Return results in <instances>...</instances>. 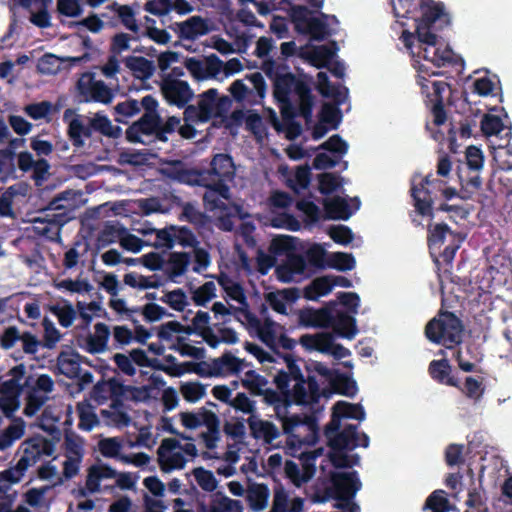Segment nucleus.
<instances>
[{"instance_id":"1","label":"nucleus","mask_w":512,"mask_h":512,"mask_svg":"<svg viewBox=\"0 0 512 512\" xmlns=\"http://www.w3.org/2000/svg\"><path fill=\"white\" fill-rule=\"evenodd\" d=\"M262 71L273 83V96L279 104L283 123L292 121L299 115L306 125L312 123L315 98L310 82L305 76L289 72V66L268 58L263 61Z\"/></svg>"},{"instance_id":"2","label":"nucleus","mask_w":512,"mask_h":512,"mask_svg":"<svg viewBox=\"0 0 512 512\" xmlns=\"http://www.w3.org/2000/svg\"><path fill=\"white\" fill-rule=\"evenodd\" d=\"M167 175L180 183L190 186L204 187L207 190L203 195L205 207L210 210L224 209L222 199H230V188L227 181L235 175L233 159L225 153H217L210 161L209 169H187L181 161L172 163Z\"/></svg>"},{"instance_id":"3","label":"nucleus","mask_w":512,"mask_h":512,"mask_svg":"<svg viewBox=\"0 0 512 512\" xmlns=\"http://www.w3.org/2000/svg\"><path fill=\"white\" fill-rule=\"evenodd\" d=\"M393 11L397 18L415 21V33L404 30L401 35L408 49L412 47L415 35L418 42L434 46L437 44V32L451 23L444 3L434 0H397L396 3L393 2Z\"/></svg>"},{"instance_id":"4","label":"nucleus","mask_w":512,"mask_h":512,"mask_svg":"<svg viewBox=\"0 0 512 512\" xmlns=\"http://www.w3.org/2000/svg\"><path fill=\"white\" fill-rule=\"evenodd\" d=\"M323 433L330 448L328 453L329 460L335 468H352L358 465L360 461L359 455H348L347 452L359 446L364 448L369 446L368 435L364 432L359 433L358 426L354 424H348L342 430L337 428L335 431L330 432L327 423Z\"/></svg>"},{"instance_id":"5","label":"nucleus","mask_w":512,"mask_h":512,"mask_svg":"<svg viewBox=\"0 0 512 512\" xmlns=\"http://www.w3.org/2000/svg\"><path fill=\"white\" fill-rule=\"evenodd\" d=\"M54 443L42 436L34 435L23 441L19 447L22 456L14 466L0 473V499L6 498L12 484L19 483L29 467L35 465L42 456L54 453Z\"/></svg>"},{"instance_id":"6","label":"nucleus","mask_w":512,"mask_h":512,"mask_svg":"<svg viewBox=\"0 0 512 512\" xmlns=\"http://www.w3.org/2000/svg\"><path fill=\"white\" fill-rule=\"evenodd\" d=\"M286 397H288L286 395ZM292 400L285 398L283 403H278L274 406L276 418L282 423L283 433L287 435V447L293 450L300 449L303 444L310 443L307 434L316 435L318 432L317 418L313 415L301 416L298 414H290L289 408L292 405Z\"/></svg>"},{"instance_id":"7","label":"nucleus","mask_w":512,"mask_h":512,"mask_svg":"<svg viewBox=\"0 0 512 512\" xmlns=\"http://www.w3.org/2000/svg\"><path fill=\"white\" fill-rule=\"evenodd\" d=\"M464 325L462 320L450 311H440L425 326V337L434 344L452 349L462 342Z\"/></svg>"},{"instance_id":"8","label":"nucleus","mask_w":512,"mask_h":512,"mask_svg":"<svg viewBox=\"0 0 512 512\" xmlns=\"http://www.w3.org/2000/svg\"><path fill=\"white\" fill-rule=\"evenodd\" d=\"M446 182L433 178L432 174H429L421 179L417 184L415 178L412 179L410 194L413 199V205L417 214L423 217H429L430 220L434 218L433 204L434 197L433 189L441 190L442 196L446 200H451L458 194L457 190L452 187H445Z\"/></svg>"},{"instance_id":"9","label":"nucleus","mask_w":512,"mask_h":512,"mask_svg":"<svg viewBox=\"0 0 512 512\" xmlns=\"http://www.w3.org/2000/svg\"><path fill=\"white\" fill-rule=\"evenodd\" d=\"M144 109L143 115L133 122L125 132L126 139L130 143H142L145 141L142 136H154L157 140V133L160 123L159 103L152 95H146L141 100Z\"/></svg>"},{"instance_id":"10","label":"nucleus","mask_w":512,"mask_h":512,"mask_svg":"<svg viewBox=\"0 0 512 512\" xmlns=\"http://www.w3.org/2000/svg\"><path fill=\"white\" fill-rule=\"evenodd\" d=\"M331 486L325 488L324 496L317 499L318 502H325L328 499L339 501H350L361 489V481L357 471L351 472H331Z\"/></svg>"},{"instance_id":"11","label":"nucleus","mask_w":512,"mask_h":512,"mask_svg":"<svg viewBox=\"0 0 512 512\" xmlns=\"http://www.w3.org/2000/svg\"><path fill=\"white\" fill-rule=\"evenodd\" d=\"M418 84L421 86V92L425 96V104L433 115L434 125H443L447 120L443 93L447 89L448 84L444 81L430 82L425 77H419Z\"/></svg>"},{"instance_id":"12","label":"nucleus","mask_w":512,"mask_h":512,"mask_svg":"<svg viewBox=\"0 0 512 512\" xmlns=\"http://www.w3.org/2000/svg\"><path fill=\"white\" fill-rule=\"evenodd\" d=\"M312 12L303 5H294L290 8V18L296 31L310 35L311 39L322 41L327 34V25L322 20L312 17Z\"/></svg>"},{"instance_id":"13","label":"nucleus","mask_w":512,"mask_h":512,"mask_svg":"<svg viewBox=\"0 0 512 512\" xmlns=\"http://www.w3.org/2000/svg\"><path fill=\"white\" fill-rule=\"evenodd\" d=\"M160 90L164 99L170 105H175L178 108H184L194 96L188 82L171 76H166L163 79Z\"/></svg>"},{"instance_id":"14","label":"nucleus","mask_w":512,"mask_h":512,"mask_svg":"<svg viewBox=\"0 0 512 512\" xmlns=\"http://www.w3.org/2000/svg\"><path fill=\"white\" fill-rule=\"evenodd\" d=\"M77 90L84 102L108 104L114 97L112 90L102 80H95L92 75L87 80L79 79Z\"/></svg>"},{"instance_id":"15","label":"nucleus","mask_w":512,"mask_h":512,"mask_svg":"<svg viewBox=\"0 0 512 512\" xmlns=\"http://www.w3.org/2000/svg\"><path fill=\"white\" fill-rule=\"evenodd\" d=\"M180 447V442L175 438H165L161 441L157 449L158 462L160 469L165 472H171L175 469H183L187 460L181 452H173Z\"/></svg>"},{"instance_id":"16","label":"nucleus","mask_w":512,"mask_h":512,"mask_svg":"<svg viewBox=\"0 0 512 512\" xmlns=\"http://www.w3.org/2000/svg\"><path fill=\"white\" fill-rule=\"evenodd\" d=\"M320 396L321 393L316 377L308 375L307 379L296 381L287 398L297 405H306L318 402Z\"/></svg>"},{"instance_id":"17","label":"nucleus","mask_w":512,"mask_h":512,"mask_svg":"<svg viewBox=\"0 0 512 512\" xmlns=\"http://www.w3.org/2000/svg\"><path fill=\"white\" fill-rule=\"evenodd\" d=\"M25 374L26 367L22 363L11 368L7 373L10 379L2 381L0 393L20 397L25 388H30L33 380L32 376L25 377Z\"/></svg>"},{"instance_id":"18","label":"nucleus","mask_w":512,"mask_h":512,"mask_svg":"<svg viewBox=\"0 0 512 512\" xmlns=\"http://www.w3.org/2000/svg\"><path fill=\"white\" fill-rule=\"evenodd\" d=\"M343 418L362 421L365 419L364 408L361 404H352L345 401L336 402L332 408L328 430L333 432L337 428H341V420Z\"/></svg>"},{"instance_id":"19","label":"nucleus","mask_w":512,"mask_h":512,"mask_svg":"<svg viewBox=\"0 0 512 512\" xmlns=\"http://www.w3.org/2000/svg\"><path fill=\"white\" fill-rule=\"evenodd\" d=\"M332 307L325 306L320 309L306 307L298 312V323L302 327L330 328L332 324Z\"/></svg>"},{"instance_id":"20","label":"nucleus","mask_w":512,"mask_h":512,"mask_svg":"<svg viewBox=\"0 0 512 512\" xmlns=\"http://www.w3.org/2000/svg\"><path fill=\"white\" fill-rule=\"evenodd\" d=\"M452 372L453 368L446 358L432 360L428 365V374L436 383L460 388V381Z\"/></svg>"},{"instance_id":"21","label":"nucleus","mask_w":512,"mask_h":512,"mask_svg":"<svg viewBox=\"0 0 512 512\" xmlns=\"http://www.w3.org/2000/svg\"><path fill=\"white\" fill-rule=\"evenodd\" d=\"M251 436L256 440H262L266 444H271L280 436V431L270 421L259 419L252 415L247 419Z\"/></svg>"},{"instance_id":"22","label":"nucleus","mask_w":512,"mask_h":512,"mask_svg":"<svg viewBox=\"0 0 512 512\" xmlns=\"http://www.w3.org/2000/svg\"><path fill=\"white\" fill-rule=\"evenodd\" d=\"M243 506L240 500H234L225 496L221 492H216L211 497V502L206 505L205 502L198 503V512H242Z\"/></svg>"},{"instance_id":"23","label":"nucleus","mask_w":512,"mask_h":512,"mask_svg":"<svg viewBox=\"0 0 512 512\" xmlns=\"http://www.w3.org/2000/svg\"><path fill=\"white\" fill-rule=\"evenodd\" d=\"M331 322L330 328L339 337L351 340L358 332L355 317L346 312L338 311L336 314L332 312Z\"/></svg>"},{"instance_id":"24","label":"nucleus","mask_w":512,"mask_h":512,"mask_svg":"<svg viewBox=\"0 0 512 512\" xmlns=\"http://www.w3.org/2000/svg\"><path fill=\"white\" fill-rule=\"evenodd\" d=\"M117 471L107 464H94L87 470L86 485L90 493L100 492V483L103 479H112Z\"/></svg>"},{"instance_id":"25","label":"nucleus","mask_w":512,"mask_h":512,"mask_svg":"<svg viewBox=\"0 0 512 512\" xmlns=\"http://www.w3.org/2000/svg\"><path fill=\"white\" fill-rule=\"evenodd\" d=\"M83 357L74 350L61 351L57 356V367L61 374L70 379L80 375V363Z\"/></svg>"},{"instance_id":"26","label":"nucleus","mask_w":512,"mask_h":512,"mask_svg":"<svg viewBox=\"0 0 512 512\" xmlns=\"http://www.w3.org/2000/svg\"><path fill=\"white\" fill-rule=\"evenodd\" d=\"M457 176L461 185V199H470L472 195L481 188L482 181L479 176V171L463 169L461 165H458Z\"/></svg>"},{"instance_id":"27","label":"nucleus","mask_w":512,"mask_h":512,"mask_svg":"<svg viewBox=\"0 0 512 512\" xmlns=\"http://www.w3.org/2000/svg\"><path fill=\"white\" fill-rule=\"evenodd\" d=\"M67 215H56L52 220H41V217L34 219V231L36 234L49 240H55L59 236L60 228L66 224Z\"/></svg>"},{"instance_id":"28","label":"nucleus","mask_w":512,"mask_h":512,"mask_svg":"<svg viewBox=\"0 0 512 512\" xmlns=\"http://www.w3.org/2000/svg\"><path fill=\"white\" fill-rule=\"evenodd\" d=\"M147 392L148 389L146 387L125 385L117 378H111L112 397H117L124 401H140L147 397Z\"/></svg>"},{"instance_id":"29","label":"nucleus","mask_w":512,"mask_h":512,"mask_svg":"<svg viewBox=\"0 0 512 512\" xmlns=\"http://www.w3.org/2000/svg\"><path fill=\"white\" fill-rule=\"evenodd\" d=\"M333 335L328 332L317 334H304L300 337L299 343L307 350L329 353L333 344Z\"/></svg>"},{"instance_id":"30","label":"nucleus","mask_w":512,"mask_h":512,"mask_svg":"<svg viewBox=\"0 0 512 512\" xmlns=\"http://www.w3.org/2000/svg\"><path fill=\"white\" fill-rule=\"evenodd\" d=\"M177 25L179 27V37L185 40H194L209 31L206 20L200 16H192L186 21L177 23Z\"/></svg>"},{"instance_id":"31","label":"nucleus","mask_w":512,"mask_h":512,"mask_svg":"<svg viewBox=\"0 0 512 512\" xmlns=\"http://www.w3.org/2000/svg\"><path fill=\"white\" fill-rule=\"evenodd\" d=\"M94 334H90L86 338V350L91 354L102 353L106 350L110 330L104 323H97L94 326Z\"/></svg>"},{"instance_id":"32","label":"nucleus","mask_w":512,"mask_h":512,"mask_svg":"<svg viewBox=\"0 0 512 512\" xmlns=\"http://www.w3.org/2000/svg\"><path fill=\"white\" fill-rule=\"evenodd\" d=\"M26 143L24 138H12L9 140L8 145L4 149H0V169L6 175H10L15 172V150L19 147H23Z\"/></svg>"},{"instance_id":"33","label":"nucleus","mask_w":512,"mask_h":512,"mask_svg":"<svg viewBox=\"0 0 512 512\" xmlns=\"http://www.w3.org/2000/svg\"><path fill=\"white\" fill-rule=\"evenodd\" d=\"M323 205L328 219L348 220L352 215L347 200L340 196L326 199Z\"/></svg>"},{"instance_id":"34","label":"nucleus","mask_w":512,"mask_h":512,"mask_svg":"<svg viewBox=\"0 0 512 512\" xmlns=\"http://www.w3.org/2000/svg\"><path fill=\"white\" fill-rule=\"evenodd\" d=\"M269 496V488L263 483L253 484L247 491V501L254 512L262 511L267 507Z\"/></svg>"},{"instance_id":"35","label":"nucleus","mask_w":512,"mask_h":512,"mask_svg":"<svg viewBox=\"0 0 512 512\" xmlns=\"http://www.w3.org/2000/svg\"><path fill=\"white\" fill-rule=\"evenodd\" d=\"M331 391L346 397H354L358 391L357 383L350 376L335 371L329 381Z\"/></svg>"},{"instance_id":"36","label":"nucleus","mask_w":512,"mask_h":512,"mask_svg":"<svg viewBox=\"0 0 512 512\" xmlns=\"http://www.w3.org/2000/svg\"><path fill=\"white\" fill-rule=\"evenodd\" d=\"M124 63L137 78L142 80L149 79L155 71L153 62L142 56H128L124 59Z\"/></svg>"},{"instance_id":"37","label":"nucleus","mask_w":512,"mask_h":512,"mask_svg":"<svg viewBox=\"0 0 512 512\" xmlns=\"http://www.w3.org/2000/svg\"><path fill=\"white\" fill-rule=\"evenodd\" d=\"M190 263V254L188 252H172L168 259V267L165 270L168 279L175 282V279L182 276Z\"/></svg>"},{"instance_id":"38","label":"nucleus","mask_w":512,"mask_h":512,"mask_svg":"<svg viewBox=\"0 0 512 512\" xmlns=\"http://www.w3.org/2000/svg\"><path fill=\"white\" fill-rule=\"evenodd\" d=\"M333 289L330 275L317 277L304 288V297L307 300H317L321 296L329 294Z\"/></svg>"},{"instance_id":"39","label":"nucleus","mask_w":512,"mask_h":512,"mask_svg":"<svg viewBox=\"0 0 512 512\" xmlns=\"http://www.w3.org/2000/svg\"><path fill=\"white\" fill-rule=\"evenodd\" d=\"M281 293L282 297L276 292H269L266 294L265 299L275 312L286 315L287 306L285 301H295L298 297V292L296 288H290L284 289Z\"/></svg>"},{"instance_id":"40","label":"nucleus","mask_w":512,"mask_h":512,"mask_svg":"<svg viewBox=\"0 0 512 512\" xmlns=\"http://www.w3.org/2000/svg\"><path fill=\"white\" fill-rule=\"evenodd\" d=\"M487 500L486 491L481 484L470 488L465 501L468 509L465 512H489Z\"/></svg>"},{"instance_id":"41","label":"nucleus","mask_w":512,"mask_h":512,"mask_svg":"<svg viewBox=\"0 0 512 512\" xmlns=\"http://www.w3.org/2000/svg\"><path fill=\"white\" fill-rule=\"evenodd\" d=\"M25 432V423L21 418L15 419L2 433H0V451L9 448L16 440L22 438Z\"/></svg>"},{"instance_id":"42","label":"nucleus","mask_w":512,"mask_h":512,"mask_svg":"<svg viewBox=\"0 0 512 512\" xmlns=\"http://www.w3.org/2000/svg\"><path fill=\"white\" fill-rule=\"evenodd\" d=\"M126 233V229L119 223L107 222L97 236L98 248L106 247L114 243L117 238Z\"/></svg>"},{"instance_id":"43","label":"nucleus","mask_w":512,"mask_h":512,"mask_svg":"<svg viewBox=\"0 0 512 512\" xmlns=\"http://www.w3.org/2000/svg\"><path fill=\"white\" fill-rule=\"evenodd\" d=\"M244 360L226 351L221 357L213 359V366L216 367L217 375L223 374L224 368L231 374H237L242 370Z\"/></svg>"},{"instance_id":"44","label":"nucleus","mask_w":512,"mask_h":512,"mask_svg":"<svg viewBox=\"0 0 512 512\" xmlns=\"http://www.w3.org/2000/svg\"><path fill=\"white\" fill-rule=\"evenodd\" d=\"M141 102L136 99H127L119 102L114 107V120L118 123H127V119L138 114L141 111Z\"/></svg>"},{"instance_id":"45","label":"nucleus","mask_w":512,"mask_h":512,"mask_svg":"<svg viewBox=\"0 0 512 512\" xmlns=\"http://www.w3.org/2000/svg\"><path fill=\"white\" fill-rule=\"evenodd\" d=\"M448 233H451V230L445 223L435 225L430 224L428 226L427 243L432 256H434L433 251L440 248V246L445 242V238Z\"/></svg>"},{"instance_id":"46","label":"nucleus","mask_w":512,"mask_h":512,"mask_svg":"<svg viewBox=\"0 0 512 512\" xmlns=\"http://www.w3.org/2000/svg\"><path fill=\"white\" fill-rule=\"evenodd\" d=\"M335 55V49L328 45L314 46L309 54L308 58L311 63L317 68L328 67V64Z\"/></svg>"},{"instance_id":"47","label":"nucleus","mask_w":512,"mask_h":512,"mask_svg":"<svg viewBox=\"0 0 512 512\" xmlns=\"http://www.w3.org/2000/svg\"><path fill=\"white\" fill-rule=\"evenodd\" d=\"M316 88L323 97L333 98L335 101H337L338 104L343 102L340 89L337 86L331 84L327 73L321 71L317 74Z\"/></svg>"},{"instance_id":"48","label":"nucleus","mask_w":512,"mask_h":512,"mask_svg":"<svg viewBox=\"0 0 512 512\" xmlns=\"http://www.w3.org/2000/svg\"><path fill=\"white\" fill-rule=\"evenodd\" d=\"M338 103H324L319 113V120L330 126L331 129H337L342 120V112L338 107Z\"/></svg>"},{"instance_id":"49","label":"nucleus","mask_w":512,"mask_h":512,"mask_svg":"<svg viewBox=\"0 0 512 512\" xmlns=\"http://www.w3.org/2000/svg\"><path fill=\"white\" fill-rule=\"evenodd\" d=\"M91 127L96 132L101 133L104 136L117 138L121 135V128L119 126H113L109 118L105 115L97 113L91 118Z\"/></svg>"},{"instance_id":"50","label":"nucleus","mask_w":512,"mask_h":512,"mask_svg":"<svg viewBox=\"0 0 512 512\" xmlns=\"http://www.w3.org/2000/svg\"><path fill=\"white\" fill-rule=\"evenodd\" d=\"M100 415L103 418L105 424L108 426H113L121 429L128 427L131 423V417L125 410L117 411L102 409L100 411Z\"/></svg>"},{"instance_id":"51","label":"nucleus","mask_w":512,"mask_h":512,"mask_svg":"<svg viewBox=\"0 0 512 512\" xmlns=\"http://www.w3.org/2000/svg\"><path fill=\"white\" fill-rule=\"evenodd\" d=\"M241 383L251 395L260 396L268 381L264 376L256 373L254 370H249L245 373V378L241 380Z\"/></svg>"},{"instance_id":"52","label":"nucleus","mask_w":512,"mask_h":512,"mask_svg":"<svg viewBox=\"0 0 512 512\" xmlns=\"http://www.w3.org/2000/svg\"><path fill=\"white\" fill-rule=\"evenodd\" d=\"M49 311L57 317L59 324L64 328L70 327L76 318V311L73 305L67 301L63 306L58 304L51 305Z\"/></svg>"},{"instance_id":"53","label":"nucleus","mask_w":512,"mask_h":512,"mask_svg":"<svg viewBox=\"0 0 512 512\" xmlns=\"http://www.w3.org/2000/svg\"><path fill=\"white\" fill-rule=\"evenodd\" d=\"M355 265L354 256L346 252H334L327 260V266L338 271H350L355 268Z\"/></svg>"},{"instance_id":"54","label":"nucleus","mask_w":512,"mask_h":512,"mask_svg":"<svg viewBox=\"0 0 512 512\" xmlns=\"http://www.w3.org/2000/svg\"><path fill=\"white\" fill-rule=\"evenodd\" d=\"M77 412L79 416V429L84 431H91L95 426L99 424V419L92 410L91 406L84 403H78Z\"/></svg>"},{"instance_id":"55","label":"nucleus","mask_w":512,"mask_h":512,"mask_svg":"<svg viewBox=\"0 0 512 512\" xmlns=\"http://www.w3.org/2000/svg\"><path fill=\"white\" fill-rule=\"evenodd\" d=\"M458 389L467 398L472 399L475 402L479 401L485 392V386L482 379L479 380L472 376L466 377L463 386L460 385V388Z\"/></svg>"},{"instance_id":"56","label":"nucleus","mask_w":512,"mask_h":512,"mask_svg":"<svg viewBox=\"0 0 512 512\" xmlns=\"http://www.w3.org/2000/svg\"><path fill=\"white\" fill-rule=\"evenodd\" d=\"M425 509H429L432 512H449L450 503L446 497L444 490L433 491L425 501Z\"/></svg>"},{"instance_id":"57","label":"nucleus","mask_w":512,"mask_h":512,"mask_svg":"<svg viewBox=\"0 0 512 512\" xmlns=\"http://www.w3.org/2000/svg\"><path fill=\"white\" fill-rule=\"evenodd\" d=\"M54 286L58 290H66L71 293H90L93 290V286L85 279H63L54 283Z\"/></svg>"},{"instance_id":"58","label":"nucleus","mask_w":512,"mask_h":512,"mask_svg":"<svg viewBox=\"0 0 512 512\" xmlns=\"http://www.w3.org/2000/svg\"><path fill=\"white\" fill-rule=\"evenodd\" d=\"M342 186L341 177L324 172L318 175V190L322 195H330Z\"/></svg>"},{"instance_id":"59","label":"nucleus","mask_w":512,"mask_h":512,"mask_svg":"<svg viewBox=\"0 0 512 512\" xmlns=\"http://www.w3.org/2000/svg\"><path fill=\"white\" fill-rule=\"evenodd\" d=\"M42 326L44 329L42 340L43 347L47 349H54L62 338L60 331L48 317H44L42 320Z\"/></svg>"},{"instance_id":"60","label":"nucleus","mask_w":512,"mask_h":512,"mask_svg":"<svg viewBox=\"0 0 512 512\" xmlns=\"http://www.w3.org/2000/svg\"><path fill=\"white\" fill-rule=\"evenodd\" d=\"M217 96L218 91L215 88H210L200 95L197 106L203 114L204 119L210 120L212 118Z\"/></svg>"},{"instance_id":"61","label":"nucleus","mask_w":512,"mask_h":512,"mask_svg":"<svg viewBox=\"0 0 512 512\" xmlns=\"http://www.w3.org/2000/svg\"><path fill=\"white\" fill-rule=\"evenodd\" d=\"M306 265L317 269H324L327 266L326 250L320 244H314L305 253Z\"/></svg>"},{"instance_id":"62","label":"nucleus","mask_w":512,"mask_h":512,"mask_svg":"<svg viewBox=\"0 0 512 512\" xmlns=\"http://www.w3.org/2000/svg\"><path fill=\"white\" fill-rule=\"evenodd\" d=\"M193 475L198 485L207 492H213L218 485V481L210 470L203 467H197L193 470Z\"/></svg>"},{"instance_id":"63","label":"nucleus","mask_w":512,"mask_h":512,"mask_svg":"<svg viewBox=\"0 0 512 512\" xmlns=\"http://www.w3.org/2000/svg\"><path fill=\"white\" fill-rule=\"evenodd\" d=\"M216 296L214 282L208 281L193 291L192 299L198 306H205L208 301Z\"/></svg>"},{"instance_id":"64","label":"nucleus","mask_w":512,"mask_h":512,"mask_svg":"<svg viewBox=\"0 0 512 512\" xmlns=\"http://www.w3.org/2000/svg\"><path fill=\"white\" fill-rule=\"evenodd\" d=\"M289 495L285 488L279 484L274 488L272 507L269 512H288Z\"/></svg>"}]
</instances>
